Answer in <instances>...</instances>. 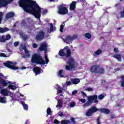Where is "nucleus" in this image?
Returning <instances> with one entry per match:
<instances>
[{
	"instance_id": "58836bf2",
	"label": "nucleus",
	"mask_w": 124,
	"mask_h": 124,
	"mask_svg": "<svg viewBox=\"0 0 124 124\" xmlns=\"http://www.w3.org/2000/svg\"><path fill=\"white\" fill-rule=\"evenodd\" d=\"M104 98V95H103V94H100L98 96V99H100V100H101Z\"/></svg>"
},
{
	"instance_id": "4be33fe9",
	"label": "nucleus",
	"mask_w": 124,
	"mask_h": 124,
	"mask_svg": "<svg viewBox=\"0 0 124 124\" xmlns=\"http://www.w3.org/2000/svg\"><path fill=\"white\" fill-rule=\"evenodd\" d=\"M3 37H4V40L3 42H5L6 40H9V39H11V36L9 34H7L6 36L5 35H3Z\"/></svg>"
},
{
	"instance_id": "4c0bfd02",
	"label": "nucleus",
	"mask_w": 124,
	"mask_h": 124,
	"mask_svg": "<svg viewBox=\"0 0 124 124\" xmlns=\"http://www.w3.org/2000/svg\"><path fill=\"white\" fill-rule=\"evenodd\" d=\"M71 121L73 124H76V121H75V118L73 117H71Z\"/></svg>"
},
{
	"instance_id": "f3484780",
	"label": "nucleus",
	"mask_w": 124,
	"mask_h": 124,
	"mask_svg": "<svg viewBox=\"0 0 124 124\" xmlns=\"http://www.w3.org/2000/svg\"><path fill=\"white\" fill-rule=\"evenodd\" d=\"M14 15H15V14L13 12H11L6 14L5 18L6 19H9V18L14 17Z\"/></svg>"
},
{
	"instance_id": "473e14b6",
	"label": "nucleus",
	"mask_w": 124,
	"mask_h": 124,
	"mask_svg": "<svg viewBox=\"0 0 124 124\" xmlns=\"http://www.w3.org/2000/svg\"><path fill=\"white\" fill-rule=\"evenodd\" d=\"M3 16V13L0 12V24H1V21H2Z\"/></svg>"
},
{
	"instance_id": "2eb2a0df",
	"label": "nucleus",
	"mask_w": 124,
	"mask_h": 124,
	"mask_svg": "<svg viewBox=\"0 0 124 124\" xmlns=\"http://www.w3.org/2000/svg\"><path fill=\"white\" fill-rule=\"evenodd\" d=\"M33 71L35 75H38V74H40V73H41V69L38 67H34Z\"/></svg>"
},
{
	"instance_id": "052dcab7",
	"label": "nucleus",
	"mask_w": 124,
	"mask_h": 124,
	"mask_svg": "<svg viewBox=\"0 0 124 124\" xmlns=\"http://www.w3.org/2000/svg\"><path fill=\"white\" fill-rule=\"evenodd\" d=\"M120 78H121L122 80H124V76H121L120 77Z\"/></svg>"
},
{
	"instance_id": "423d86ee",
	"label": "nucleus",
	"mask_w": 124,
	"mask_h": 124,
	"mask_svg": "<svg viewBox=\"0 0 124 124\" xmlns=\"http://www.w3.org/2000/svg\"><path fill=\"white\" fill-rule=\"evenodd\" d=\"M90 71L95 74H104L105 70L99 65H93L90 68Z\"/></svg>"
},
{
	"instance_id": "a19ab883",
	"label": "nucleus",
	"mask_w": 124,
	"mask_h": 124,
	"mask_svg": "<svg viewBox=\"0 0 124 124\" xmlns=\"http://www.w3.org/2000/svg\"><path fill=\"white\" fill-rule=\"evenodd\" d=\"M0 57H3L4 58H7L6 54L5 53H0Z\"/></svg>"
},
{
	"instance_id": "8fccbe9b",
	"label": "nucleus",
	"mask_w": 124,
	"mask_h": 124,
	"mask_svg": "<svg viewBox=\"0 0 124 124\" xmlns=\"http://www.w3.org/2000/svg\"><path fill=\"white\" fill-rule=\"evenodd\" d=\"M33 48H37V44L36 43H33L32 45Z\"/></svg>"
},
{
	"instance_id": "2f4dec72",
	"label": "nucleus",
	"mask_w": 124,
	"mask_h": 124,
	"mask_svg": "<svg viewBox=\"0 0 124 124\" xmlns=\"http://www.w3.org/2000/svg\"><path fill=\"white\" fill-rule=\"evenodd\" d=\"M46 113L47 115H51V114H52V110H51V108H47L46 110Z\"/></svg>"
},
{
	"instance_id": "5701e85b",
	"label": "nucleus",
	"mask_w": 124,
	"mask_h": 124,
	"mask_svg": "<svg viewBox=\"0 0 124 124\" xmlns=\"http://www.w3.org/2000/svg\"><path fill=\"white\" fill-rule=\"evenodd\" d=\"M62 73H63V69L60 70L58 72V75L61 78H63L64 76L62 75Z\"/></svg>"
},
{
	"instance_id": "0eeeda50",
	"label": "nucleus",
	"mask_w": 124,
	"mask_h": 124,
	"mask_svg": "<svg viewBox=\"0 0 124 124\" xmlns=\"http://www.w3.org/2000/svg\"><path fill=\"white\" fill-rule=\"evenodd\" d=\"M3 65L5 66H6V67H8V68H10L11 69H13V70H17V69H22V70H24V69H26V67H22L20 68H19L18 67H16L15 66V64L13 63V62L8 61L6 62H4L3 63Z\"/></svg>"
},
{
	"instance_id": "680f3d73",
	"label": "nucleus",
	"mask_w": 124,
	"mask_h": 124,
	"mask_svg": "<svg viewBox=\"0 0 124 124\" xmlns=\"http://www.w3.org/2000/svg\"><path fill=\"white\" fill-rule=\"evenodd\" d=\"M0 77H4V75L2 74V73H0Z\"/></svg>"
},
{
	"instance_id": "a878e982",
	"label": "nucleus",
	"mask_w": 124,
	"mask_h": 124,
	"mask_svg": "<svg viewBox=\"0 0 124 124\" xmlns=\"http://www.w3.org/2000/svg\"><path fill=\"white\" fill-rule=\"evenodd\" d=\"M21 104H22L24 110H28V109L29 108V106H28V105L25 104V102H22Z\"/></svg>"
},
{
	"instance_id": "4468645a",
	"label": "nucleus",
	"mask_w": 124,
	"mask_h": 124,
	"mask_svg": "<svg viewBox=\"0 0 124 124\" xmlns=\"http://www.w3.org/2000/svg\"><path fill=\"white\" fill-rule=\"evenodd\" d=\"M112 57L114 58V59H116L118 62H122V55L121 54H113Z\"/></svg>"
},
{
	"instance_id": "bf43d9fd",
	"label": "nucleus",
	"mask_w": 124,
	"mask_h": 124,
	"mask_svg": "<svg viewBox=\"0 0 124 124\" xmlns=\"http://www.w3.org/2000/svg\"><path fill=\"white\" fill-rule=\"evenodd\" d=\"M114 118H115V115L112 114L110 117V119H114Z\"/></svg>"
},
{
	"instance_id": "ea45409f",
	"label": "nucleus",
	"mask_w": 124,
	"mask_h": 124,
	"mask_svg": "<svg viewBox=\"0 0 124 124\" xmlns=\"http://www.w3.org/2000/svg\"><path fill=\"white\" fill-rule=\"evenodd\" d=\"M76 103L75 102H72L70 104V107L73 108L75 106Z\"/></svg>"
},
{
	"instance_id": "37998d69",
	"label": "nucleus",
	"mask_w": 124,
	"mask_h": 124,
	"mask_svg": "<svg viewBox=\"0 0 124 124\" xmlns=\"http://www.w3.org/2000/svg\"><path fill=\"white\" fill-rule=\"evenodd\" d=\"M19 45V42H15L14 43V46H15V47H17V46H18Z\"/></svg>"
},
{
	"instance_id": "ddd939ff",
	"label": "nucleus",
	"mask_w": 124,
	"mask_h": 124,
	"mask_svg": "<svg viewBox=\"0 0 124 124\" xmlns=\"http://www.w3.org/2000/svg\"><path fill=\"white\" fill-rule=\"evenodd\" d=\"M77 3V1H73L70 4L69 10L70 11H73L75 9H76V4Z\"/></svg>"
},
{
	"instance_id": "3c124183",
	"label": "nucleus",
	"mask_w": 124,
	"mask_h": 124,
	"mask_svg": "<svg viewBox=\"0 0 124 124\" xmlns=\"http://www.w3.org/2000/svg\"><path fill=\"white\" fill-rule=\"evenodd\" d=\"M21 49H23V50H24V51H27L28 49H27V47H26V46H24L22 47H21Z\"/></svg>"
},
{
	"instance_id": "864d4df0",
	"label": "nucleus",
	"mask_w": 124,
	"mask_h": 124,
	"mask_svg": "<svg viewBox=\"0 0 124 124\" xmlns=\"http://www.w3.org/2000/svg\"><path fill=\"white\" fill-rule=\"evenodd\" d=\"M22 24L23 26H27V22L25 21H23Z\"/></svg>"
},
{
	"instance_id": "7ed1b4c3",
	"label": "nucleus",
	"mask_w": 124,
	"mask_h": 124,
	"mask_svg": "<svg viewBox=\"0 0 124 124\" xmlns=\"http://www.w3.org/2000/svg\"><path fill=\"white\" fill-rule=\"evenodd\" d=\"M97 111H100V113H103V114H110V110L108 108H102L99 109L96 108V106H93L87 109L85 115L87 117H91V116H93V114L96 113Z\"/></svg>"
},
{
	"instance_id": "774afa93",
	"label": "nucleus",
	"mask_w": 124,
	"mask_h": 124,
	"mask_svg": "<svg viewBox=\"0 0 124 124\" xmlns=\"http://www.w3.org/2000/svg\"><path fill=\"white\" fill-rule=\"evenodd\" d=\"M20 96H22V97H24V95L23 94H20Z\"/></svg>"
},
{
	"instance_id": "393cba45",
	"label": "nucleus",
	"mask_w": 124,
	"mask_h": 124,
	"mask_svg": "<svg viewBox=\"0 0 124 124\" xmlns=\"http://www.w3.org/2000/svg\"><path fill=\"white\" fill-rule=\"evenodd\" d=\"M61 124H70V121L69 120H62L61 122Z\"/></svg>"
},
{
	"instance_id": "6e6d98bb",
	"label": "nucleus",
	"mask_w": 124,
	"mask_h": 124,
	"mask_svg": "<svg viewBox=\"0 0 124 124\" xmlns=\"http://www.w3.org/2000/svg\"><path fill=\"white\" fill-rule=\"evenodd\" d=\"M120 70H121V68H117L115 69V72L119 71Z\"/></svg>"
},
{
	"instance_id": "cd10ccee",
	"label": "nucleus",
	"mask_w": 124,
	"mask_h": 124,
	"mask_svg": "<svg viewBox=\"0 0 124 124\" xmlns=\"http://www.w3.org/2000/svg\"><path fill=\"white\" fill-rule=\"evenodd\" d=\"M8 88L11 89V90H16L17 87L14 85H9L8 86Z\"/></svg>"
},
{
	"instance_id": "6ab92c4d",
	"label": "nucleus",
	"mask_w": 124,
	"mask_h": 124,
	"mask_svg": "<svg viewBox=\"0 0 124 124\" xmlns=\"http://www.w3.org/2000/svg\"><path fill=\"white\" fill-rule=\"evenodd\" d=\"M8 2L6 0H0V7H5L7 6Z\"/></svg>"
},
{
	"instance_id": "39448f33",
	"label": "nucleus",
	"mask_w": 124,
	"mask_h": 124,
	"mask_svg": "<svg viewBox=\"0 0 124 124\" xmlns=\"http://www.w3.org/2000/svg\"><path fill=\"white\" fill-rule=\"evenodd\" d=\"M31 62L32 63H35L36 64H40L41 65L45 64V61L42 56L38 53H35L32 56Z\"/></svg>"
},
{
	"instance_id": "412c9836",
	"label": "nucleus",
	"mask_w": 124,
	"mask_h": 124,
	"mask_svg": "<svg viewBox=\"0 0 124 124\" xmlns=\"http://www.w3.org/2000/svg\"><path fill=\"white\" fill-rule=\"evenodd\" d=\"M9 31V29L7 28V27H5L4 28L0 27V33H3L6 32V31Z\"/></svg>"
},
{
	"instance_id": "9d476101",
	"label": "nucleus",
	"mask_w": 124,
	"mask_h": 124,
	"mask_svg": "<svg viewBox=\"0 0 124 124\" xmlns=\"http://www.w3.org/2000/svg\"><path fill=\"white\" fill-rule=\"evenodd\" d=\"M45 36V33L43 31H40L38 33V35L36 36V40H39V41H41L44 39Z\"/></svg>"
},
{
	"instance_id": "e2e57ef3",
	"label": "nucleus",
	"mask_w": 124,
	"mask_h": 124,
	"mask_svg": "<svg viewBox=\"0 0 124 124\" xmlns=\"http://www.w3.org/2000/svg\"><path fill=\"white\" fill-rule=\"evenodd\" d=\"M105 82H106V80H102V81H101V83H102V84H103V83H105Z\"/></svg>"
},
{
	"instance_id": "09e8293b",
	"label": "nucleus",
	"mask_w": 124,
	"mask_h": 124,
	"mask_svg": "<svg viewBox=\"0 0 124 124\" xmlns=\"http://www.w3.org/2000/svg\"><path fill=\"white\" fill-rule=\"evenodd\" d=\"M59 116H60V117H62L63 116V113L62 111H59Z\"/></svg>"
},
{
	"instance_id": "72a5a7b5",
	"label": "nucleus",
	"mask_w": 124,
	"mask_h": 124,
	"mask_svg": "<svg viewBox=\"0 0 124 124\" xmlns=\"http://www.w3.org/2000/svg\"><path fill=\"white\" fill-rule=\"evenodd\" d=\"M76 2H77V3H85V2H86V0H78Z\"/></svg>"
},
{
	"instance_id": "f257e3e1",
	"label": "nucleus",
	"mask_w": 124,
	"mask_h": 124,
	"mask_svg": "<svg viewBox=\"0 0 124 124\" xmlns=\"http://www.w3.org/2000/svg\"><path fill=\"white\" fill-rule=\"evenodd\" d=\"M19 5L26 13L32 14L37 19L41 16V8L38 6L36 1L32 0H20Z\"/></svg>"
},
{
	"instance_id": "0e129e2a",
	"label": "nucleus",
	"mask_w": 124,
	"mask_h": 124,
	"mask_svg": "<svg viewBox=\"0 0 124 124\" xmlns=\"http://www.w3.org/2000/svg\"><path fill=\"white\" fill-rule=\"evenodd\" d=\"M45 58L46 60L48 59V56H47V55L46 54L45 55Z\"/></svg>"
},
{
	"instance_id": "5fc2aeb1",
	"label": "nucleus",
	"mask_w": 124,
	"mask_h": 124,
	"mask_svg": "<svg viewBox=\"0 0 124 124\" xmlns=\"http://www.w3.org/2000/svg\"><path fill=\"white\" fill-rule=\"evenodd\" d=\"M81 93H82L83 95L85 96L86 97H88V96L87 95L86 93H85L84 92H81Z\"/></svg>"
},
{
	"instance_id": "79ce46f5",
	"label": "nucleus",
	"mask_w": 124,
	"mask_h": 124,
	"mask_svg": "<svg viewBox=\"0 0 124 124\" xmlns=\"http://www.w3.org/2000/svg\"><path fill=\"white\" fill-rule=\"evenodd\" d=\"M50 31H54V27L53 26V24H50Z\"/></svg>"
},
{
	"instance_id": "13d9d810",
	"label": "nucleus",
	"mask_w": 124,
	"mask_h": 124,
	"mask_svg": "<svg viewBox=\"0 0 124 124\" xmlns=\"http://www.w3.org/2000/svg\"><path fill=\"white\" fill-rule=\"evenodd\" d=\"M48 62H49V60L48 59H46V62H45L46 64H48Z\"/></svg>"
},
{
	"instance_id": "a18cd8bd",
	"label": "nucleus",
	"mask_w": 124,
	"mask_h": 124,
	"mask_svg": "<svg viewBox=\"0 0 124 124\" xmlns=\"http://www.w3.org/2000/svg\"><path fill=\"white\" fill-rule=\"evenodd\" d=\"M77 93H78V91L77 90H74L72 93V94H73L74 95H75V94H76Z\"/></svg>"
},
{
	"instance_id": "338daca9",
	"label": "nucleus",
	"mask_w": 124,
	"mask_h": 124,
	"mask_svg": "<svg viewBox=\"0 0 124 124\" xmlns=\"http://www.w3.org/2000/svg\"><path fill=\"white\" fill-rule=\"evenodd\" d=\"M120 30H122V28L119 27V28H117V30H118V31H120Z\"/></svg>"
},
{
	"instance_id": "20e7f679",
	"label": "nucleus",
	"mask_w": 124,
	"mask_h": 124,
	"mask_svg": "<svg viewBox=\"0 0 124 124\" xmlns=\"http://www.w3.org/2000/svg\"><path fill=\"white\" fill-rule=\"evenodd\" d=\"M98 98V97L97 95H92L87 97L88 101L86 102V99H80L79 101L82 102V103H84L83 107L85 108V107H89V106H91L93 102L94 103H98V100H97Z\"/></svg>"
},
{
	"instance_id": "f704fd0d",
	"label": "nucleus",
	"mask_w": 124,
	"mask_h": 124,
	"mask_svg": "<svg viewBox=\"0 0 124 124\" xmlns=\"http://www.w3.org/2000/svg\"><path fill=\"white\" fill-rule=\"evenodd\" d=\"M85 91H88V92H93V89L91 87H88L85 89Z\"/></svg>"
},
{
	"instance_id": "c85d7f7f",
	"label": "nucleus",
	"mask_w": 124,
	"mask_h": 124,
	"mask_svg": "<svg viewBox=\"0 0 124 124\" xmlns=\"http://www.w3.org/2000/svg\"><path fill=\"white\" fill-rule=\"evenodd\" d=\"M25 54L27 58H30L31 55L30 54V51H29L28 49H27V50L25 51Z\"/></svg>"
},
{
	"instance_id": "c9c22d12",
	"label": "nucleus",
	"mask_w": 124,
	"mask_h": 124,
	"mask_svg": "<svg viewBox=\"0 0 124 124\" xmlns=\"http://www.w3.org/2000/svg\"><path fill=\"white\" fill-rule=\"evenodd\" d=\"M113 52H114V53H115L116 54H119L120 51L119 50V49H118V48H114L113 49Z\"/></svg>"
},
{
	"instance_id": "f03ea898",
	"label": "nucleus",
	"mask_w": 124,
	"mask_h": 124,
	"mask_svg": "<svg viewBox=\"0 0 124 124\" xmlns=\"http://www.w3.org/2000/svg\"><path fill=\"white\" fill-rule=\"evenodd\" d=\"M58 55L61 57H65L66 59L70 58L67 62V63L68 65L65 66V70L70 71L75 68V62L73 58L71 57V50L70 48L68 49V46H66L63 49H61L59 52Z\"/></svg>"
},
{
	"instance_id": "49530a36",
	"label": "nucleus",
	"mask_w": 124,
	"mask_h": 124,
	"mask_svg": "<svg viewBox=\"0 0 124 124\" xmlns=\"http://www.w3.org/2000/svg\"><path fill=\"white\" fill-rule=\"evenodd\" d=\"M121 86L124 88V80L121 81Z\"/></svg>"
},
{
	"instance_id": "bb28decb",
	"label": "nucleus",
	"mask_w": 124,
	"mask_h": 124,
	"mask_svg": "<svg viewBox=\"0 0 124 124\" xmlns=\"http://www.w3.org/2000/svg\"><path fill=\"white\" fill-rule=\"evenodd\" d=\"M84 36L86 38H88V39H91L92 38V35L90 33H86L85 34Z\"/></svg>"
},
{
	"instance_id": "aec40b11",
	"label": "nucleus",
	"mask_w": 124,
	"mask_h": 124,
	"mask_svg": "<svg viewBox=\"0 0 124 124\" xmlns=\"http://www.w3.org/2000/svg\"><path fill=\"white\" fill-rule=\"evenodd\" d=\"M59 107L60 108L62 107V99H58V104L56 106V108H59Z\"/></svg>"
},
{
	"instance_id": "603ef678",
	"label": "nucleus",
	"mask_w": 124,
	"mask_h": 124,
	"mask_svg": "<svg viewBox=\"0 0 124 124\" xmlns=\"http://www.w3.org/2000/svg\"><path fill=\"white\" fill-rule=\"evenodd\" d=\"M24 40H27L28 39V36L27 35L23 36Z\"/></svg>"
},
{
	"instance_id": "4d7b16f0",
	"label": "nucleus",
	"mask_w": 124,
	"mask_h": 124,
	"mask_svg": "<svg viewBox=\"0 0 124 124\" xmlns=\"http://www.w3.org/2000/svg\"><path fill=\"white\" fill-rule=\"evenodd\" d=\"M66 84H67V85H68V86H69L70 85H71V81H67Z\"/></svg>"
},
{
	"instance_id": "a211bd4d",
	"label": "nucleus",
	"mask_w": 124,
	"mask_h": 124,
	"mask_svg": "<svg viewBox=\"0 0 124 124\" xmlns=\"http://www.w3.org/2000/svg\"><path fill=\"white\" fill-rule=\"evenodd\" d=\"M71 81L74 85H77L80 83V79L79 78H71Z\"/></svg>"
},
{
	"instance_id": "de8ad7c7",
	"label": "nucleus",
	"mask_w": 124,
	"mask_h": 124,
	"mask_svg": "<svg viewBox=\"0 0 124 124\" xmlns=\"http://www.w3.org/2000/svg\"><path fill=\"white\" fill-rule=\"evenodd\" d=\"M54 123L55 124H60V122L58 120L55 119L54 120Z\"/></svg>"
},
{
	"instance_id": "7c9ffc66",
	"label": "nucleus",
	"mask_w": 124,
	"mask_h": 124,
	"mask_svg": "<svg viewBox=\"0 0 124 124\" xmlns=\"http://www.w3.org/2000/svg\"><path fill=\"white\" fill-rule=\"evenodd\" d=\"M61 89H62V88H61V86L59 85L58 88H57L58 93H62V90Z\"/></svg>"
},
{
	"instance_id": "dca6fc26",
	"label": "nucleus",
	"mask_w": 124,
	"mask_h": 124,
	"mask_svg": "<svg viewBox=\"0 0 124 124\" xmlns=\"http://www.w3.org/2000/svg\"><path fill=\"white\" fill-rule=\"evenodd\" d=\"M8 91L6 89H3L0 91V93L4 96H8Z\"/></svg>"
},
{
	"instance_id": "c03bdc74",
	"label": "nucleus",
	"mask_w": 124,
	"mask_h": 124,
	"mask_svg": "<svg viewBox=\"0 0 124 124\" xmlns=\"http://www.w3.org/2000/svg\"><path fill=\"white\" fill-rule=\"evenodd\" d=\"M97 124H101L100 122V118L98 117L97 119Z\"/></svg>"
},
{
	"instance_id": "f8f14e48",
	"label": "nucleus",
	"mask_w": 124,
	"mask_h": 124,
	"mask_svg": "<svg viewBox=\"0 0 124 124\" xmlns=\"http://www.w3.org/2000/svg\"><path fill=\"white\" fill-rule=\"evenodd\" d=\"M0 82H1V84L3 87H7L8 86V84H12L11 81H7V80H5L0 77Z\"/></svg>"
},
{
	"instance_id": "e433bc0d",
	"label": "nucleus",
	"mask_w": 124,
	"mask_h": 124,
	"mask_svg": "<svg viewBox=\"0 0 124 124\" xmlns=\"http://www.w3.org/2000/svg\"><path fill=\"white\" fill-rule=\"evenodd\" d=\"M63 28H64V25H61L60 26V31L61 32H63Z\"/></svg>"
},
{
	"instance_id": "1a4fd4ad",
	"label": "nucleus",
	"mask_w": 124,
	"mask_h": 124,
	"mask_svg": "<svg viewBox=\"0 0 124 124\" xmlns=\"http://www.w3.org/2000/svg\"><path fill=\"white\" fill-rule=\"evenodd\" d=\"M77 38H78V35L76 34H74L72 36L70 35H67L63 41L64 42H66V43L69 44L71 41H73V40H75V39H77Z\"/></svg>"
},
{
	"instance_id": "c756f323",
	"label": "nucleus",
	"mask_w": 124,
	"mask_h": 124,
	"mask_svg": "<svg viewBox=\"0 0 124 124\" xmlns=\"http://www.w3.org/2000/svg\"><path fill=\"white\" fill-rule=\"evenodd\" d=\"M102 53V50L101 49H98L96 51L94 52L95 55H100Z\"/></svg>"
},
{
	"instance_id": "69168bd1",
	"label": "nucleus",
	"mask_w": 124,
	"mask_h": 124,
	"mask_svg": "<svg viewBox=\"0 0 124 124\" xmlns=\"http://www.w3.org/2000/svg\"><path fill=\"white\" fill-rule=\"evenodd\" d=\"M25 124H29V121L27 120Z\"/></svg>"
},
{
	"instance_id": "9b49d317",
	"label": "nucleus",
	"mask_w": 124,
	"mask_h": 124,
	"mask_svg": "<svg viewBox=\"0 0 124 124\" xmlns=\"http://www.w3.org/2000/svg\"><path fill=\"white\" fill-rule=\"evenodd\" d=\"M47 48L48 46H47V44L43 43L41 44L39 47V51H40V52H43V51H44L45 54H46V53H47V51H48Z\"/></svg>"
},
{
	"instance_id": "6e6552de",
	"label": "nucleus",
	"mask_w": 124,
	"mask_h": 124,
	"mask_svg": "<svg viewBox=\"0 0 124 124\" xmlns=\"http://www.w3.org/2000/svg\"><path fill=\"white\" fill-rule=\"evenodd\" d=\"M58 13L60 15H65L68 13V9L66 5L62 4L58 6Z\"/></svg>"
},
{
	"instance_id": "b1692460",
	"label": "nucleus",
	"mask_w": 124,
	"mask_h": 124,
	"mask_svg": "<svg viewBox=\"0 0 124 124\" xmlns=\"http://www.w3.org/2000/svg\"><path fill=\"white\" fill-rule=\"evenodd\" d=\"M6 97L0 96V103H5Z\"/></svg>"
}]
</instances>
